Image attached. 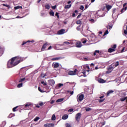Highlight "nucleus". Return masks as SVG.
<instances>
[{
  "label": "nucleus",
  "instance_id": "bf43d9fd",
  "mask_svg": "<svg viewBox=\"0 0 127 127\" xmlns=\"http://www.w3.org/2000/svg\"><path fill=\"white\" fill-rule=\"evenodd\" d=\"M69 94H70V95H73V94H74V91H70V92H69Z\"/></svg>",
  "mask_w": 127,
  "mask_h": 127
},
{
  "label": "nucleus",
  "instance_id": "2f4dec72",
  "mask_svg": "<svg viewBox=\"0 0 127 127\" xmlns=\"http://www.w3.org/2000/svg\"><path fill=\"white\" fill-rule=\"evenodd\" d=\"M71 6H72L71 4L66 5L65 6V8H66V9L70 8V7H71Z\"/></svg>",
  "mask_w": 127,
  "mask_h": 127
},
{
  "label": "nucleus",
  "instance_id": "0eeeda50",
  "mask_svg": "<svg viewBox=\"0 0 127 127\" xmlns=\"http://www.w3.org/2000/svg\"><path fill=\"white\" fill-rule=\"evenodd\" d=\"M48 45H49V44H48V43L46 42V43H45L42 48H41V51H44L45 50V49H46V47H47Z\"/></svg>",
  "mask_w": 127,
  "mask_h": 127
},
{
  "label": "nucleus",
  "instance_id": "cd10ccee",
  "mask_svg": "<svg viewBox=\"0 0 127 127\" xmlns=\"http://www.w3.org/2000/svg\"><path fill=\"white\" fill-rule=\"evenodd\" d=\"M45 8L46 9H49L50 8V5L49 4L45 5Z\"/></svg>",
  "mask_w": 127,
  "mask_h": 127
},
{
  "label": "nucleus",
  "instance_id": "6ab92c4d",
  "mask_svg": "<svg viewBox=\"0 0 127 127\" xmlns=\"http://www.w3.org/2000/svg\"><path fill=\"white\" fill-rule=\"evenodd\" d=\"M69 118V116L67 114H64V116L62 117V120H67Z\"/></svg>",
  "mask_w": 127,
  "mask_h": 127
},
{
  "label": "nucleus",
  "instance_id": "8fccbe9b",
  "mask_svg": "<svg viewBox=\"0 0 127 127\" xmlns=\"http://www.w3.org/2000/svg\"><path fill=\"white\" fill-rule=\"evenodd\" d=\"M73 111H74V109L73 108L70 109L68 110V112H69V113H71V112H73Z\"/></svg>",
  "mask_w": 127,
  "mask_h": 127
},
{
  "label": "nucleus",
  "instance_id": "0e129e2a",
  "mask_svg": "<svg viewBox=\"0 0 127 127\" xmlns=\"http://www.w3.org/2000/svg\"><path fill=\"white\" fill-rule=\"evenodd\" d=\"M75 16H76V15H75V13H73L72 14V17H75Z\"/></svg>",
  "mask_w": 127,
  "mask_h": 127
},
{
  "label": "nucleus",
  "instance_id": "f704fd0d",
  "mask_svg": "<svg viewBox=\"0 0 127 127\" xmlns=\"http://www.w3.org/2000/svg\"><path fill=\"white\" fill-rule=\"evenodd\" d=\"M40 118L38 117H36L34 119V122H37V121H38V120H40Z\"/></svg>",
  "mask_w": 127,
  "mask_h": 127
},
{
  "label": "nucleus",
  "instance_id": "de8ad7c7",
  "mask_svg": "<svg viewBox=\"0 0 127 127\" xmlns=\"http://www.w3.org/2000/svg\"><path fill=\"white\" fill-rule=\"evenodd\" d=\"M79 9H81V10H84V6L81 5L79 7Z\"/></svg>",
  "mask_w": 127,
  "mask_h": 127
},
{
  "label": "nucleus",
  "instance_id": "13d9d810",
  "mask_svg": "<svg viewBox=\"0 0 127 127\" xmlns=\"http://www.w3.org/2000/svg\"><path fill=\"white\" fill-rule=\"evenodd\" d=\"M36 108H40V105H39V104H37L36 105Z\"/></svg>",
  "mask_w": 127,
  "mask_h": 127
},
{
  "label": "nucleus",
  "instance_id": "49530a36",
  "mask_svg": "<svg viewBox=\"0 0 127 127\" xmlns=\"http://www.w3.org/2000/svg\"><path fill=\"white\" fill-rule=\"evenodd\" d=\"M124 34L127 35V25L126 26V29L124 30Z\"/></svg>",
  "mask_w": 127,
  "mask_h": 127
},
{
  "label": "nucleus",
  "instance_id": "6e6d98bb",
  "mask_svg": "<svg viewBox=\"0 0 127 127\" xmlns=\"http://www.w3.org/2000/svg\"><path fill=\"white\" fill-rule=\"evenodd\" d=\"M86 81H87V80L84 79H82L80 80V82H86Z\"/></svg>",
  "mask_w": 127,
  "mask_h": 127
},
{
  "label": "nucleus",
  "instance_id": "a19ab883",
  "mask_svg": "<svg viewBox=\"0 0 127 127\" xmlns=\"http://www.w3.org/2000/svg\"><path fill=\"white\" fill-rule=\"evenodd\" d=\"M38 90L39 91V92H40L41 93H44V91L42 90H41V88H40V87H38Z\"/></svg>",
  "mask_w": 127,
  "mask_h": 127
},
{
  "label": "nucleus",
  "instance_id": "423d86ee",
  "mask_svg": "<svg viewBox=\"0 0 127 127\" xmlns=\"http://www.w3.org/2000/svg\"><path fill=\"white\" fill-rule=\"evenodd\" d=\"M77 97H78V98L77 99V102H78L79 101L82 102V101L84 100V94H81L80 95H78Z\"/></svg>",
  "mask_w": 127,
  "mask_h": 127
},
{
  "label": "nucleus",
  "instance_id": "774afa93",
  "mask_svg": "<svg viewBox=\"0 0 127 127\" xmlns=\"http://www.w3.org/2000/svg\"><path fill=\"white\" fill-rule=\"evenodd\" d=\"M90 21H92V22H94L95 21V20L91 19L90 20Z\"/></svg>",
  "mask_w": 127,
  "mask_h": 127
},
{
  "label": "nucleus",
  "instance_id": "4468645a",
  "mask_svg": "<svg viewBox=\"0 0 127 127\" xmlns=\"http://www.w3.org/2000/svg\"><path fill=\"white\" fill-rule=\"evenodd\" d=\"M111 64H112V66H113L114 68H116V67H118V66H119V62H116V63H114Z\"/></svg>",
  "mask_w": 127,
  "mask_h": 127
},
{
  "label": "nucleus",
  "instance_id": "c03bdc74",
  "mask_svg": "<svg viewBox=\"0 0 127 127\" xmlns=\"http://www.w3.org/2000/svg\"><path fill=\"white\" fill-rule=\"evenodd\" d=\"M81 29V25H79L78 26H77L76 27V30L79 31V30H80Z\"/></svg>",
  "mask_w": 127,
  "mask_h": 127
},
{
  "label": "nucleus",
  "instance_id": "864d4df0",
  "mask_svg": "<svg viewBox=\"0 0 127 127\" xmlns=\"http://www.w3.org/2000/svg\"><path fill=\"white\" fill-rule=\"evenodd\" d=\"M104 101H105V99H100L99 100V103H103V102H104Z\"/></svg>",
  "mask_w": 127,
  "mask_h": 127
},
{
  "label": "nucleus",
  "instance_id": "5701e85b",
  "mask_svg": "<svg viewBox=\"0 0 127 127\" xmlns=\"http://www.w3.org/2000/svg\"><path fill=\"white\" fill-rule=\"evenodd\" d=\"M63 101H64V98H60L56 101V102L61 103V102H63Z\"/></svg>",
  "mask_w": 127,
  "mask_h": 127
},
{
  "label": "nucleus",
  "instance_id": "a18cd8bd",
  "mask_svg": "<svg viewBox=\"0 0 127 127\" xmlns=\"http://www.w3.org/2000/svg\"><path fill=\"white\" fill-rule=\"evenodd\" d=\"M116 11H117V9L116 8H114L113 9V14H115V13H116Z\"/></svg>",
  "mask_w": 127,
  "mask_h": 127
},
{
  "label": "nucleus",
  "instance_id": "79ce46f5",
  "mask_svg": "<svg viewBox=\"0 0 127 127\" xmlns=\"http://www.w3.org/2000/svg\"><path fill=\"white\" fill-rule=\"evenodd\" d=\"M65 127H71V125L70 124H69V123H66L65 124Z\"/></svg>",
  "mask_w": 127,
  "mask_h": 127
},
{
  "label": "nucleus",
  "instance_id": "473e14b6",
  "mask_svg": "<svg viewBox=\"0 0 127 127\" xmlns=\"http://www.w3.org/2000/svg\"><path fill=\"white\" fill-rule=\"evenodd\" d=\"M111 48L113 49H116L117 48V45L115 44L112 46H111Z\"/></svg>",
  "mask_w": 127,
  "mask_h": 127
},
{
  "label": "nucleus",
  "instance_id": "603ef678",
  "mask_svg": "<svg viewBox=\"0 0 127 127\" xmlns=\"http://www.w3.org/2000/svg\"><path fill=\"white\" fill-rule=\"evenodd\" d=\"M56 16H57L58 18H59V13L56 12L55 14Z\"/></svg>",
  "mask_w": 127,
  "mask_h": 127
},
{
  "label": "nucleus",
  "instance_id": "e433bc0d",
  "mask_svg": "<svg viewBox=\"0 0 127 127\" xmlns=\"http://www.w3.org/2000/svg\"><path fill=\"white\" fill-rule=\"evenodd\" d=\"M86 112H89V111H92V108H87L85 109Z\"/></svg>",
  "mask_w": 127,
  "mask_h": 127
},
{
  "label": "nucleus",
  "instance_id": "6e6552de",
  "mask_svg": "<svg viewBox=\"0 0 127 127\" xmlns=\"http://www.w3.org/2000/svg\"><path fill=\"white\" fill-rule=\"evenodd\" d=\"M64 33H65V29H64L59 30L57 33V34L59 35H62V34H64Z\"/></svg>",
  "mask_w": 127,
  "mask_h": 127
},
{
  "label": "nucleus",
  "instance_id": "a878e982",
  "mask_svg": "<svg viewBox=\"0 0 127 127\" xmlns=\"http://www.w3.org/2000/svg\"><path fill=\"white\" fill-rule=\"evenodd\" d=\"M51 120L52 121H55L56 120V116L54 114L53 115Z\"/></svg>",
  "mask_w": 127,
  "mask_h": 127
},
{
  "label": "nucleus",
  "instance_id": "393cba45",
  "mask_svg": "<svg viewBox=\"0 0 127 127\" xmlns=\"http://www.w3.org/2000/svg\"><path fill=\"white\" fill-rule=\"evenodd\" d=\"M13 117H14V114H10L9 116H8V119H11V118H13Z\"/></svg>",
  "mask_w": 127,
  "mask_h": 127
},
{
  "label": "nucleus",
  "instance_id": "680f3d73",
  "mask_svg": "<svg viewBox=\"0 0 127 127\" xmlns=\"http://www.w3.org/2000/svg\"><path fill=\"white\" fill-rule=\"evenodd\" d=\"M81 14H79L77 16V18H80V17H81Z\"/></svg>",
  "mask_w": 127,
  "mask_h": 127
},
{
  "label": "nucleus",
  "instance_id": "e2e57ef3",
  "mask_svg": "<svg viewBox=\"0 0 127 127\" xmlns=\"http://www.w3.org/2000/svg\"><path fill=\"white\" fill-rule=\"evenodd\" d=\"M88 7H89V6L88 5H86L85 6V9H87Z\"/></svg>",
  "mask_w": 127,
  "mask_h": 127
},
{
  "label": "nucleus",
  "instance_id": "338daca9",
  "mask_svg": "<svg viewBox=\"0 0 127 127\" xmlns=\"http://www.w3.org/2000/svg\"><path fill=\"white\" fill-rule=\"evenodd\" d=\"M51 48H52V46H50L48 49V50H50V49H51Z\"/></svg>",
  "mask_w": 127,
  "mask_h": 127
},
{
  "label": "nucleus",
  "instance_id": "dca6fc26",
  "mask_svg": "<svg viewBox=\"0 0 127 127\" xmlns=\"http://www.w3.org/2000/svg\"><path fill=\"white\" fill-rule=\"evenodd\" d=\"M60 59H62V57L54 58L51 59V61H58V60H60Z\"/></svg>",
  "mask_w": 127,
  "mask_h": 127
},
{
  "label": "nucleus",
  "instance_id": "39448f33",
  "mask_svg": "<svg viewBox=\"0 0 127 127\" xmlns=\"http://www.w3.org/2000/svg\"><path fill=\"white\" fill-rule=\"evenodd\" d=\"M77 69H75L73 71L72 70H69L68 72V74L70 75L71 76H73L74 75H76V73H77Z\"/></svg>",
  "mask_w": 127,
  "mask_h": 127
},
{
  "label": "nucleus",
  "instance_id": "20e7f679",
  "mask_svg": "<svg viewBox=\"0 0 127 127\" xmlns=\"http://www.w3.org/2000/svg\"><path fill=\"white\" fill-rule=\"evenodd\" d=\"M81 115L82 114H81V113H78L76 115L75 120L76 121V122H77V123H79V122H80Z\"/></svg>",
  "mask_w": 127,
  "mask_h": 127
},
{
  "label": "nucleus",
  "instance_id": "2eb2a0df",
  "mask_svg": "<svg viewBox=\"0 0 127 127\" xmlns=\"http://www.w3.org/2000/svg\"><path fill=\"white\" fill-rule=\"evenodd\" d=\"M3 51H4V48L0 46V56H1L3 54Z\"/></svg>",
  "mask_w": 127,
  "mask_h": 127
},
{
  "label": "nucleus",
  "instance_id": "a211bd4d",
  "mask_svg": "<svg viewBox=\"0 0 127 127\" xmlns=\"http://www.w3.org/2000/svg\"><path fill=\"white\" fill-rule=\"evenodd\" d=\"M114 90H110L108 91V92L107 93V97L110 96V95H111V94H113V93H114Z\"/></svg>",
  "mask_w": 127,
  "mask_h": 127
},
{
  "label": "nucleus",
  "instance_id": "c9c22d12",
  "mask_svg": "<svg viewBox=\"0 0 127 127\" xmlns=\"http://www.w3.org/2000/svg\"><path fill=\"white\" fill-rule=\"evenodd\" d=\"M50 14L52 16H54V12H53V11H51L50 12Z\"/></svg>",
  "mask_w": 127,
  "mask_h": 127
},
{
  "label": "nucleus",
  "instance_id": "7c9ffc66",
  "mask_svg": "<svg viewBox=\"0 0 127 127\" xmlns=\"http://www.w3.org/2000/svg\"><path fill=\"white\" fill-rule=\"evenodd\" d=\"M22 7L21 6H17L14 7V9H19V8H21Z\"/></svg>",
  "mask_w": 127,
  "mask_h": 127
},
{
  "label": "nucleus",
  "instance_id": "72a5a7b5",
  "mask_svg": "<svg viewBox=\"0 0 127 127\" xmlns=\"http://www.w3.org/2000/svg\"><path fill=\"white\" fill-rule=\"evenodd\" d=\"M23 83H21L17 85V88H21L22 87Z\"/></svg>",
  "mask_w": 127,
  "mask_h": 127
},
{
  "label": "nucleus",
  "instance_id": "7ed1b4c3",
  "mask_svg": "<svg viewBox=\"0 0 127 127\" xmlns=\"http://www.w3.org/2000/svg\"><path fill=\"white\" fill-rule=\"evenodd\" d=\"M115 67L113 66V65H110L109 66V67L107 68V71H106L107 74H110V73H112V71L113 70H114V68Z\"/></svg>",
  "mask_w": 127,
  "mask_h": 127
},
{
  "label": "nucleus",
  "instance_id": "f257e3e1",
  "mask_svg": "<svg viewBox=\"0 0 127 127\" xmlns=\"http://www.w3.org/2000/svg\"><path fill=\"white\" fill-rule=\"evenodd\" d=\"M16 59H17V57H15L11 59L10 62H8L7 66L8 67H9V68L12 67V66H16V65L20 63V61H17L15 63H14L15 61V60H16Z\"/></svg>",
  "mask_w": 127,
  "mask_h": 127
},
{
  "label": "nucleus",
  "instance_id": "9d476101",
  "mask_svg": "<svg viewBox=\"0 0 127 127\" xmlns=\"http://www.w3.org/2000/svg\"><path fill=\"white\" fill-rule=\"evenodd\" d=\"M44 127H54L55 126L54 125V124H46L44 125Z\"/></svg>",
  "mask_w": 127,
  "mask_h": 127
},
{
  "label": "nucleus",
  "instance_id": "aec40b11",
  "mask_svg": "<svg viewBox=\"0 0 127 127\" xmlns=\"http://www.w3.org/2000/svg\"><path fill=\"white\" fill-rule=\"evenodd\" d=\"M115 51H116V50L113 48H109L108 50V52H109V53H112V52H115Z\"/></svg>",
  "mask_w": 127,
  "mask_h": 127
},
{
  "label": "nucleus",
  "instance_id": "ddd939ff",
  "mask_svg": "<svg viewBox=\"0 0 127 127\" xmlns=\"http://www.w3.org/2000/svg\"><path fill=\"white\" fill-rule=\"evenodd\" d=\"M48 82L51 86H53L55 84V81L54 79H50Z\"/></svg>",
  "mask_w": 127,
  "mask_h": 127
},
{
  "label": "nucleus",
  "instance_id": "c85d7f7f",
  "mask_svg": "<svg viewBox=\"0 0 127 127\" xmlns=\"http://www.w3.org/2000/svg\"><path fill=\"white\" fill-rule=\"evenodd\" d=\"M96 53H100V51L99 50H96L94 53H93L94 56H96Z\"/></svg>",
  "mask_w": 127,
  "mask_h": 127
},
{
  "label": "nucleus",
  "instance_id": "9b49d317",
  "mask_svg": "<svg viewBox=\"0 0 127 127\" xmlns=\"http://www.w3.org/2000/svg\"><path fill=\"white\" fill-rule=\"evenodd\" d=\"M52 67H53L55 69H56L59 67V64L58 63H53L52 64Z\"/></svg>",
  "mask_w": 127,
  "mask_h": 127
},
{
  "label": "nucleus",
  "instance_id": "1a4fd4ad",
  "mask_svg": "<svg viewBox=\"0 0 127 127\" xmlns=\"http://www.w3.org/2000/svg\"><path fill=\"white\" fill-rule=\"evenodd\" d=\"M32 105L31 103H26L25 104V109H26V110H28V109H29V108H30L31 107Z\"/></svg>",
  "mask_w": 127,
  "mask_h": 127
},
{
  "label": "nucleus",
  "instance_id": "5fc2aeb1",
  "mask_svg": "<svg viewBox=\"0 0 127 127\" xmlns=\"http://www.w3.org/2000/svg\"><path fill=\"white\" fill-rule=\"evenodd\" d=\"M39 105L41 107H42V106H43V105H44V104L43 103V102H41L39 104Z\"/></svg>",
  "mask_w": 127,
  "mask_h": 127
},
{
  "label": "nucleus",
  "instance_id": "f3484780",
  "mask_svg": "<svg viewBox=\"0 0 127 127\" xmlns=\"http://www.w3.org/2000/svg\"><path fill=\"white\" fill-rule=\"evenodd\" d=\"M98 81L99 83H101V84H104V83H106V80L103 79L102 78H99L98 79Z\"/></svg>",
  "mask_w": 127,
  "mask_h": 127
},
{
  "label": "nucleus",
  "instance_id": "69168bd1",
  "mask_svg": "<svg viewBox=\"0 0 127 127\" xmlns=\"http://www.w3.org/2000/svg\"><path fill=\"white\" fill-rule=\"evenodd\" d=\"M55 102V100H52L51 102V104H54V102Z\"/></svg>",
  "mask_w": 127,
  "mask_h": 127
},
{
  "label": "nucleus",
  "instance_id": "b1692460",
  "mask_svg": "<svg viewBox=\"0 0 127 127\" xmlns=\"http://www.w3.org/2000/svg\"><path fill=\"white\" fill-rule=\"evenodd\" d=\"M127 7H125V8H123L121 10V13H123V12H124V11H126V10H127Z\"/></svg>",
  "mask_w": 127,
  "mask_h": 127
},
{
  "label": "nucleus",
  "instance_id": "bb28decb",
  "mask_svg": "<svg viewBox=\"0 0 127 127\" xmlns=\"http://www.w3.org/2000/svg\"><path fill=\"white\" fill-rule=\"evenodd\" d=\"M3 6H6V7H7L8 8H10V6L8 4H2Z\"/></svg>",
  "mask_w": 127,
  "mask_h": 127
},
{
  "label": "nucleus",
  "instance_id": "c756f323",
  "mask_svg": "<svg viewBox=\"0 0 127 127\" xmlns=\"http://www.w3.org/2000/svg\"><path fill=\"white\" fill-rule=\"evenodd\" d=\"M86 42H87V39H82V43L83 44H85V43H86Z\"/></svg>",
  "mask_w": 127,
  "mask_h": 127
},
{
  "label": "nucleus",
  "instance_id": "052dcab7",
  "mask_svg": "<svg viewBox=\"0 0 127 127\" xmlns=\"http://www.w3.org/2000/svg\"><path fill=\"white\" fill-rule=\"evenodd\" d=\"M62 86H63V84H62V83H60V84H59V87H62Z\"/></svg>",
  "mask_w": 127,
  "mask_h": 127
},
{
  "label": "nucleus",
  "instance_id": "4be33fe9",
  "mask_svg": "<svg viewBox=\"0 0 127 127\" xmlns=\"http://www.w3.org/2000/svg\"><path fill=\"white\" fill-rule=\"evenodd\" d=\"M112 7V6L109 4H106V9L108 11L110 10Z\"/></svg>",
  "mask_w": 127,
  "mask_h": 127
},
{
  "label": "nucleus",
  "instance_id": "09e8293b",
  "mask_svg": "<svg viewBox=\"0 0 127 127\" xmlns=\"http://www.w3.org/2000/svg\"><path fill=\"white\" fill-rule=\"evenodd\" d=\"M41 84H43L44 86H46V85H47V83L44 81H41Z\"/></svg>",
  "mask_w": 127,
  "mask_h": 127
},
{
  "label": "nucleus",
  "instance_id": "3c124183",
  "mask_svg": "<svg viewBox=\"0 0 127 127\" xmlns=\"http://www.w3.org/2000/svg\"><path fill=\"white\" fill-rule=\"evenodd\" d=\"M64 44H66V45H69V44H70V43L69 42H64Z\"/></svg>",
  "mask_w": 127,
  "mask_h": 127
},
{
  "label": "nucleus",
  "instance_id": "f03ea898",
  "mask_svg": "<svg viewBox=\"0 0 127 127\" xmlns=\"http://www.w3.org/2000/svg\"><path fill=\"white\" fill-rule=\"evenodd\" d=\"M86 72H90V66L89 65H87L82 70V73L83 74L84 77H87V75H86Z\"/></svg>",
  "mask_w": 127,
  "mask_h": 127
},
{
  "label": "nucleus",
  "instance_id": "37998d69",
  "mask_svg": "<svg viewBox=\"0 0 127 127\" xmlns=\"http://www.w3.org/2000/svg\"><path fill=\"white\" fill-rule=\"evenodd\" d=\"M109 34V31L108 30H107L105 32V33H104V36H105V35H107V34Z\"/></svg>",
  "mask_w": 127,
  "mask_h": 127
},
{
  "label": "nucleus",
  "instance_id": "f8f14e48",
  "mask_svg": "<svg viewBox=\"0 0 127 127\" xmlns=\"http://www.w3.org/2000/svg\"><path fill=\"white\" fill-rule=\"evenodd\" d=\"M75 46L77 48H80L82 47V43L81 42H77L75 43Z\"/></svg>",
  "mask_w": 127,
  "mask_h": 127
},
{
  "label": "nucleus",
  "instance_id": "58836bf2",
  "mask_svg": "<svg viewBox=\"0 0 127 127\" xmlns=\"http://www.w3.org/2000/svg\"><path fill=\"white\" fill-rule=\"evenodd\" d=\"M25 80V77H24L23 78L20 79V80L19 81V83H21V82H23Z\"/></svg>",
  "mask_w": 127,
  "mask_h": 127
},
{
  "label": "nucleus",
  "instance_id": "4d7b16f0",
  "mask_svg": "<svg viewBox=\"0 0 127 127\" xmlns=\"http://www.w3.org/2000/svg\"><path fill=\"white\" fill-rule=\"evenodd\" d=\"M52 8H53V9H56V5L52 6Z\"/></svg>",
  "mask_w": 127,
  "mask_h": 127
},
{
  "label": "nucleus",
  "instance_id": "4c0bfd02",
  "mask_svg": "<svg viewBox=\"0 0 127 127\" xmlns=\"http://www.w3.org/2000/svg\"><path fill=\"white\" fill-rule=\"evenodd\" d=\"M82 21L80 20L76 21V24H81Z\"/></svg>",
  "mask_w": 127,
  "mask_h": 127
},
{
  "label": "nucleus",
  "instance_id": "412c9836",
  "mask_svg": "<svg viewBox=\"0 0 127 127\" xmlns=\"http://www.w3.org/2000/svg\"><path fill=\"white\" fill-rule=\"evenodd\" d=\"M28 42H32V43H33L34 42V40H32L31 41H27V42H23L22 45L23 46L24 44H26V43H28Z\"/></svg>",
  "mask_w": 127,
  "mask_h": 127
},
{
  "label": "nucleus",
  "instance_id": "ea45409f",
  "mask_svg": "<svg viewBox=\"0 0 127 127\" xmlns=\"http://www.w3.org/2000/svg\"><path fill=\"white\" fill-rule=\"evenodd\" d=\"M18 108V106H16L12 109L13 112H16V109Z\"/></svg>",
  "mask_w": 127,
  "mask_h": 127
}]
</instances>
